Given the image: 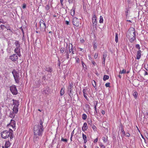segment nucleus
<instances>
[{"instance_id":"60","label":"nucleus","mask_w":148,"mask_h":148,"mask_svg":"<svg viewBox=\"0 0 148 148\" xmlns=\"http://www.w3.org/2000/svg\"><path fill=\"white\" fill-rule=\"evenodd\" d=\"M100 147H101L103 148H105V147L104 146V145H102V144H100Z\"/></svg>"},{"instance_id":"11","label":"nucleus","mask_w":148,"mask_h":148,"mask_svg":"<svg viewBox=\"0 0 148 148\" xmlns=\"http://www.w3.org/2000/svg\"><path fill=\"white\" fill-rule=\"evenodd\" d=\"M45 70L46 71L51 73L53 71V69L51 67L49 66H46Z\"/></svg>"},{"instance_id":"51","label":"nucleus","mask_w":148,"mask_h":148,"mask_svg":"<svg viewBox=\"0 0 148 148\" xmlns=\"http://www.w3.org/2000/svg\"><path fill=\"white\" fill-rule=\"evenodd\" d=\"M82 66L84 68H85V67L84 66V65H85V67H86V65L85 64L84 62L82 61Z\"/></svg>"},{"instance_id":"33","label":"nucleus","mask_w":148,"mask_h":148,"mask_svg":"<svg viewBox=\"0 0 148 148\" xmlns=\"http://www.w3.org/2000/svg\"><path fill=\"white\" fill-rule=\"evenodd\" d=\"M126 72V70L124 69H123L122 71H120L119 72V74H123L125 73Z\"/></svg>"},{"instance_id":"8","label":"nucleus","mask_w":148,"mask_h":148,"mask_svg":"<svg viewBox=\"0 0 148 148\" xmlns=\"http://www.w3.org/2000/svg\"><path fill=\"white\" fill-rule=\"evenodd\" d=\"M74 88L73 85L72 83H69L68 87V91L71 92H73V90Z\"/></svg>"},{"instance_id":"59","label":"nucleus","mask_w":148,"mask_h":148,"mask_svg":"<svg viewBox=\"0 0 148 148\" xmlns=\"http://www.w3.org/2000/svg\"><path fill=\"white\" fill-rule=\"evenodd\" d=\"M10 27H7V30H10V31H12V29H11L10 28Z\"/></svg>"},{"instance_id":"40","label":"nucleus","mask_w":148,"mask_h":148,"mask_svg":"<svg viewBox=\"0 0 148 148\" xmlns=\"http://www.w3.org/2000/svg\"><path fill=\"white\" fill-rule=\"evenodd\" d=\"M94 44V47L95 49H96L97 47V44H96V42H93Z\"/></svg>"},{"instance_id":"55","label":"nucleus","mask_w":148,"mask_h":148,"mask_svg":"<svg viewBox=\"0 0 148 148\" xmlns=\"http://www.w3.org/2000/svg\"><path fill=\"white\" fill-rule=\"evenodd\" d=\"M74 134V130L71 133V136L73 137Z\"/></svg>"},{"instance_id":"19","label":"nucleus","mask_w":148,"mask_h":148,"mask_svg":"<svg viewBox=\"0 0 148 148\" xmlns=\"http://www.w3.org/2000/svg\"><path fill=\"white\" fill-rule=\"evenodd\" d=\"M82 137L84 140V143H86L87 141L86 136L84 134H82Z\"/></svg>"},{"instance_id":"42","label":"nucleus","mask_w":148,"mask_h":148,"mask_svg":"<svg viewBox=\"0 0 148 148\" xmlns=\"http://www.w3.org/2000/svg\"><path fill=\"white\" fill-rule=\"evenodd\" d=\"M136 48H137L138 50H140V45L139 44H137L136 45Z\"/></svg>"},{"instance_id":"41","label":"nucleus","mask_w":148,"mask_h":148,"mask_svg":"<svg viewBox=\"0 0 148 148\" xmlns=\"http://www.w3.org/2000/svg\"><path fill=\"white\" fill-rule=\"evenodd\" d=\"M61 140L62 141H64V142H67L68 141V140L67 139H64L62 137L61 138Z\"/></svg>"},{"instance_id":"15","label":"nucleus","mask_w":148,"mask_h":148,"mask_svg":"<svg viewBox=\"0 0 148 148\" xmlns=\"http://www.w3.org/2000/svg\"><path fill=\"white\" fill-rule=\"evenodd\" d=\"M18 108L17 106H14L13 108V111L16 114L18 112Z\"/></svg>"},{"instance_id":"47","label":"nucleus","mask_w":148,"mask_h":148,"mask_svg":"<svg viewBox=\"0 0 148 148\" xmlns=\"http://www.w3.org/2000/svg\"><path fill=\"white\" fill-rule=\"evenodd\" d=\"M110 85V83L109 82L105 84V86L106 87H109Z\"/></svg>"},{"instance_id":"36","label":"nucleus","mask_w":148,"mask_h":148,"mask_svg":"<svg viewBox=\"0 0 148 148\" xmlns=\"http://www.w3.org/2000/svg\"><path fill=\"white\" fill-rule=\"evenodd\" d=\"M0 27L1 29L2 30H3L4 28H7V27L5 26L4 25H0Z\"/></svg>"},{"instance_id":"49","label":"nucleus","mask_w":148,"mask_h":148,"mask_svg":"<svg viewBox=\"0 0 148 148\" xmlns=\"http://www.w3.org/2000/svg\"><path fill=\"white\" fill-rule=\"evenodd\" d=\"M26 7V5L25 4H23L22 6V8L23 9L25 8Z\"/></svg>"},{"instance_id":"23","label":"nucleus","mask_w":148,"mask_h":148,"mask_svg":"<svg viewBox=\"0 0 148 148\" xmlns=\"http://www.w3.org/2000/svg\"><path fill=\"white\" fill-rule=\"evenodd\" d=\"M65 53H66L65 56L66 57V58L68 59L69 58V53H68V50H66L65 52Z\"/></svg>"},{"instance_id":"25","label":"nucleus","mask_w":148,"mask_h":148,"mask_svg":"<svg viewBox=\"0 0 148 148\" xmlns=\"http://www.w3.org/2000/svg\"><path fill=\"white\" fill-rule=\"evenodd\" d=\"M87 123L89 125H90V126H92V123L91 120L90 119H88L87 121Z\"/></svg>"},{"instance_id":"53","label":"nucleus","mask_w":148,"mask_h":148,"mask_svg":"<svg viewBox=\"0 0 148 148\" xmlns=\"http://www.w3.org/2000/svg\"><path fill=\"white\" fill-rule=\"evenodd\" d=\"M97 104V101H95L94 102V105L95 106H96V107Z\"/></svg>"},{"instance_id":"3","label":"nucleus","mask_w":148,"mask_h":148,"mask_svg":"<svg viewBox=\"0 0 148 148\" xmlns=\"http://www.w3.org/2000/svg\"><path fill=\"white\" fill-rule=\"evenodd\" d=\"M131 30H129L128 31L127 37L131 42H133L136 39V34L135 29L134 28H132Z\"/></svg>"},{"instance_id":"28","label":"nucleus","mask_w":148,"mask_h":148,"mask_svg":"<svg viewBox=\"0 0 148 148\" xmlns=\"http://www.w3.org/2000/svg\"><path fill=\"white\" fill-rule=\"evenodd\" d=\"M43 122L42 121L41 119H40L39 121V124L38 125H39V127H43Z\"/></svg>"},{"instance_id":"62","label":"nucleus","mask_w":148,"mask_h":148,"mask_svg":"<svg viewBox=\"0 0 148 148\" xmlns=\"http://www.w3.org/2000/svg\"><path fill=\"white\" fill-rule=\"evenodd\" d=\"M69 3H71L73 2V0H68Z\"/></svg>"},{"instance_id":"54","label":"nucleus","mask_w":148,"mask_h":148,"mask_svg":"<svg viewBox=\"0 0 148 148\" xmlns=\"http://www.w3.org/2000/svg\"><path fill=\"white\" fill-rule=\"evenodd\" d=\"M58 64H57V65L58 66H60V61L59 60H58Z\"/></svg>"},{"instance_id":"45","label":"nucleus","mask_w":148,"mask_h":148,"mask_svg":"<svg viewBox=\"0 0 148 148\" xmlns=\"http://www.w3.org/2000/svg\"><path fill=\"white\" fill-rule=\"evenodd\" d=\"M84 96V98L87 100H88V99H87V96H86V93H83Z\"/></svg>"},{"instance_id":"46","label":"nucleus","mask_w":148,"mask_h":148,"mask_svg":"<svg viewBox=\"0 0 148 148\" xmlns=\"http://www.w3.org/2000/svg\"><path fill=\"white\" fill-rule=\"evenodd\" d=\"M94 108L95 109V114H97V111L96 107V106H95Z\"/></svg>"},{"instance_id":"48","label":"nucleus","mask_w":148,"mask_h":148,"mask_svg":"<svg viewBox=\"0 0 148 148\" xmlns=\"http://www.w3.org/2000/svg\"><path fill=\"white\" fill-rule=\"evenodd\" d=\"M75 59H76V62H77V63H79V58H75Z\"/></svg>"},{"instance_id":"39","label":"nucleus","mask_w":148,"mask_h":148,"mask_svg":"<svg viewBox=\"0 0 148 148\" xmlns=\"http://www.w3.org/2000/svg\"><path fill=\"white\" fill-rule=\"evenodd\" d=\"M121 131L122 132L123 135V136H124L125 134V132L124 131L123 129V127H122L121 128Z\"/></svg>"},{"instance_id":"14","label":"nucleus","mask_w":148,"mask_h":148,"mask_svg":"<svg viewBox=\"0 0 148 148\" xmlns=\"http://www.w3.org/2000/svg\"><path fill=\"white\" fill-rule=\"evenodd\" d=\"M141 57V51L139 50L138 51L137 55H136V59L137 60H139Z\"/></svg>"},{"instance_id":"57","label":"nucleus","mask_w":148,"mask_h":148,"mask_svg":"<svg viewBox=\"0 0 148 148\" xmlns=\"http://www.w3.org/2000/svg\"><path fill=\"white\" fill-rule=\"evenodd\" d=\"M145 68L146 69V70H148V65H147V66H145Z\"/></svg>"},{"instance_id":"21","label":"nucleus","mask_w":148,"mask_h":148,"mask_svg":"<svg viewBox=\"0 0 148 148\" xmlns=\"http://www.w3.org/2000/svg\"><path fill=\"white\" fill-rule=\"evenodd\" d=\"M15 44L16 48H20V44L18 41L16 40L15 42Z\"/></svg>"},{"instance_id":"52","label":"nucleus","mask_w":148,"mask_h":148,"mask_svg":"<svg viewBox=\"0 0 148 148\" xmlns=\"http://www.w3.org/2000/svg\"><path fill=\"white\" fill-rule=\"evenodd\" d=\"M130 136V134L129 133H127L126 134V136L127 137H129Z\"/></svg>"},{"instance_id":"37","label":"nucleus","mask_w":148,"mask_h":148,"mask_svg":"<svg viewBox=\"0 0 148 148\" xmlns=\"http://www.w3.org/2000/svg\"><path fill=\"white\" fill-rule=\"evenodd\" d=\"M50 8L49 4H47L45 7V9L46 10H48Z\"/></svg>"},{"instance_id":"44","label":"nucleus","mask_w":148,"mask_h":148,"mask_svg":"<svg viewBox=\"0 0 148 148\" xmlns=\"http://www.w3.org/2000/svg\"><path fill=\"white\" fill-rule=\"evenodd\" d=\"M138 95V93H133V95L134 97L135 98H136L137 97V95Z\"/></svg>"},{"instance_id":"61","label":"nucleus","mask_w":148,"mask_h":148,"mask_svg":"<svg viewBox=\"0 0 148 148\" xmlns=\"http://www.w3.org/2000/svg\"><path fill=\"white\" fill-rule=\"evenodd\" d=\"M63 0H60V2L61 4L62 5H63Z\"/></svg>"},{"instance_id":"63","label":"nucleus","mask_w":148,"mask_h":148,"mask_svg":"<svg viewBox=\"0 0 148 148\" xmlns=\"http://www.w3.org/2000/svg\"><path fill=\"white\" fill-rule=\"evenodd\" d=\"M83 92H87V90L86 89H84L83 90Z\"/></svg>"},{"instance_id":"12","label":"nucleus","mask_w":148,"mask_h":148,"mask_svg":"<svg viewBox=\"0 0 148 148\" xmlns=\"http://www.w3.org/2000/svg\"><path fill=\"white\" fill-rule=\"evenodd\" d=\"M88 128L87 124L86 123H84L83 126L82 127V130L83 131H85L87 130Z\"/></svg>"},{"instance_id":"35","label":"nucleus","mask_w":148,"mask_h":148,"mask_svg":"<svg viewBox=\"0 0 148 148\" xmlns=\"http://www.w3.org/2000/svg\"><path fill=\"white\" fill-rule=\"evenodd\" d=\"M65 48L64 47H61L60 49V51L62 53H63L65 51Z\"/></svg>"},{"instance_id":"1","label":"nucleus","mask_w":148,"mask_h":148,"mask_svg":"<svg viewBox=\"0 0 148 148\" xmlns=\"http://www.w3.org/2000/svg\"><path fill=\"white\" fill-rule=\"evenodd\" d=\"M44 131L43 127H39V125H36L34 128V142L36 143L39 139V137L42 135Z\"/></svg>"},{"instance_id":"34","label":"nucleus","mask_w":148,"mask_h":148,"mask_svg":"<svg viewBox=\"0 0 148 148\" xmlns=\"http://www.w3.org/2000/svg\"><path fill=\"white\" fill-rule=\"evenodd\" d=\"M92 84L93 86L94 87H95L96 86V82L94 80H93L92 82Z\"/></svg>"},{"instance_id":"29","label":"nucleus","mask_w":148,"mask_h":148,"mask_svg":"<svg viewBox=\"0 0 148 148\" xmlns=\"http://www.w3.org/2000/svg\"><path fill=\"white\" fill-rule=\"evenodd\" d=\"M71 15L73 16L75 15V10L73 9L71 10Z\"/></svg>"},{"instance_id":"64","label":"nucleus","mask_w":148,"mask_h":148,"mask_svg":"<svg viewBox=\"0 0 148 148\" xmlns=\"http://www.w3.org/2000/svg\"><path fill=\"white\" fill-rule=\"evenodd\" d=\"M79 49H80V51L82 52H84V49H82L81 48H79Z\"/></svg>"},{"instance_id":"26","label":"nucleus","mask_w":148,"mask_h":148,"mask_svg":"<svg viewBox=\"0 0 148 148\" xmlns=\"http://www.w3.org/2000/svg\"><path fill=\"white\" fill-rule=\"evenodd\" d=\"M87 118V115L85 114H84L82 115V119L84 120H86Z\"/></svg>"},{"instance_id":"43","label":"nucleus","mask_w":148,"mask_h":148,"mask_svg":"<svg viewBox=\"0 0 148 148\" xmlns=\"http://www.w3.org/2000/svg\"><path fill=\"white\" fill-rule=\"evenodd\" d=\"M102 139L104 143H106L107 142V140L105 137H103Z\"/></svg>"},{"instance_id":"10","label":"nucleus","mask_w":148,"mask_h":148,"mask_svg":"<svg viewBox=\"0 0 148 148\" xmlns=\"http://www.w3.org/2000/svg\"><path fill=\"white\" fill-rule=\"evenodd\" d=\"M10 88L11 92H17L16 87L15 85H12L10 86Z\"/></svg>"},{"instance_id":"17","label":"nucleus","mask_w":148,"mask_h":148,"mask_svg":"<svg viewBox=\"0 0 148 148\" xmlns=\"http://www.w3.org/2000/svg\"><path fill=\"white\" fill-rule=\"evenodd\" d=\"M71 49H70V45H69V53H70L72 52V54L73 55L74 54L73 51V45L72 44H71Z\"/></svg>"},{"instance_id":"58","label":"nucleus","mask_w":148,"mask_h":148,"mask_svg":"<svg viewBox=\"0 0 148 148\" xmlns=\"http://www.w3.org/2000/svg\"><path fill=\"white\" fill-rule=\"evenodd\" d=\"M42 79L44 80H45L46 79V77H45V75L44 76H43L42 77Z\"/></svg>"},{"instance_id":"7","label":"nucleus","mask_w":148,"mask_h":148,"mask_svg":"<svg viewBox=\"0 0 148 148\" xmlns=\"http://www.w3.org/2000/svg\"><path fill=\"white\" fill-rule=\"evenodd\" d=\"M10 59L12 61L15 62V61H16L18 59L17 55L16 54H13L10 56Z\"/></svg>"},{"instance_id":"24","label":"nucleus","mask_w":148,"mask_h":148,"mask_svg":"<svg viewBox=\"0 0 148 148\" xmlns=\"http://www.w3.org/2000/svg\"><path fill=\"white\" fill-rule=\"evenodd\" d=\"M109 78V76L107 75H104L103 77V80L104 81L108 79Z\"/></svg>"},{"instance_id":"30","label":"nucleus","mask_w":148,"mask_h":148,"mask_svg":"<svg viewBox=\"0 0 148 148\" xmlns=\"http://www.w3.org/2000/svg\"><path fill=\"white\" fill-rule=\"evenodd\" d=\"M103 18L102 16H101L100 17L99 23H103Z\"/></svg>"},{"instance_id":"20","label":"nucleus","mask_w":148,"mask_h":148,"mask_svg":"<svg viewBox=\"0 0 148 148\" xmlns=\"http://www.w3.org/2000/svg\"><path fill=\"white\" fill-rule=\"evenodd\" d=\"M10 124L13 128H14L15 127V121L14 120H12Z\"/></svg>"},{"instance_id":"38","label":"nucleus","mask_w":148,"mask_h":148,"mask_svg":"<svg viewBox=\"0 0 148 148\" xmlns=\"http://www.w3.org/2000/svg\"><path fill=\"white\" fill-rule=\"evenodd\" d=\"M91 126L92 127V129L96 131V130L97 127L95 125H92V126Z\"/></svg>"},{"instance_id":"50","label":"nucleus","mask_w":148,"mask_h":148,"mask_svg":"<svg viewBox=\"0 0 148 148\" xmlns=\"http://www.w3.org/2000/svg\"><path fill=\"white\" fill-rule=\"evenodd\" d=\"M98 56V54L97 53H95L94 56V57L95 59H96L97 58Z\"/></svg>"},{"instance_id":"6","label":"nucleus","mask_w":148,"mask_h":148,"mask_svg":"<svg viewBox=\"0 0 148 148\" xmlns=\"http://www.w3.org/2000/svg\"><path fill=\"white\" fill-rule=\"evenodd\" d=\"M73 24L76 27H78L79 24V20L75 17H74L73 19Z\"/></svg>"},{"instance_id":"5","label":"nucleus","mask_w":148,"mask_h":148,"mask_svg":"<svg viewBox=\"0 0 148 148\" xmlns=\"http://www.w3.org/2000/svg\"><path fill=\"white\" fill-rule=\"evenodd\" d=\"M40 29L41 31L45 32L47 28L46 24L42 19H40L39 22Z\"/></svg>"},{"instance_id":"4","label":"nucleus","mask_w":148,"mask_h":148,"mask_svg":"<svg viewBox=\"0 0 148 148\" xmlns=\"http://www.w3.org/2000/svg\"><path fill=\"white\" fill-rule=\"evenodd\" d=\"M12 73L16 82L17 83H19L20 82V77L18 73L15 69H13Z\"/></svg>"},{"instance_id":"31","label":"nucleus","mask_w":148,"mask_h":148,"mask_svg":"<svg viewBox=\"0 0 148 148\" xmlns=\"http://www.w3.org/2000/svg\"><path fill=\"white\" fill-rule=\"evenodd\" d=\"M92 23H93V26H95V27L96 28L97 27V23H94V19H92Z\"/></svg>"},{"instance_id":"32","label":"nucleus","mask_w":148,"mask_h":148,"mask_svg":"<svg viewBox=\"0 0 148 148\" xmlns=\"http://www.w3.org/2000/svg\"><path fill=\"white\" fill-rule=\"evenodd\" d=\"M103 59L105 60L107 56V53L106 52L104 53L103 54Z\"/></svg>"},{"instance_id":"9","label":"nucleus","mask_w":148,"mask_h":148,"mask_svg":"<svg viewBox=\"0 0 148 148\" xmlns=\"http://www.w3.org/2000/svg\"><path fill=\"white\" fill-rule=\"evenodd\" d=\"M14 51L19 57H21V55L20 48H16L14 50Z\"/></svg>"},{"instance_id":"16","label":"nucleus","mask_w":148,"mask_h":148,"mask_svg":"<svg viewBox=\"0 0 148 148\" xmlns=\"http://www.w3.org/2000/svg\"><path fill=\"white\" fill-rule=\"evenodd\" d=\"M10 143L9 140L6 141L5 145V148H8L10 145Z\"/></svg>"},{"instance_id":"27","label":"nucleus","mask_w":148,"mask_h":148,"mask_svg":"<svg viewBox=\"0 0 148 148\" xmlns=\"http://www.w3.org/2000/svg\"><path fill=\"white\" fill-rule=\"evenodd\" d=\"M115 41L116 43L118 42V34L117 33H115Z\"/></svg>"},{"instance_id":"13","label":"nucleus","mask_w":148,"mask_h":148,"mask_svg":"<svg viewBox=\"0 0 148 148\" xmlns=\"http://www.w3.org/2000/svg\"><path fill=\"white\" fill-rule=\"evenodd\" d=\"M12 101H13V105H14V106L18 107L19 105L18 101L14 99H13Z\"/></svg>"},{"instance_id":"2","label":"nucleus","mask_w":148,"mask_h":148,"mask_svg":"<svg viewBox=\"0 0 148 148\" xmlns=\"http://www.w3.org/2000/svg\"><path fill=\"white\" fill-rule=\"evenodd\" d=\"M13 133L12 130L10 129L9 131L4 130L1 133V136L4 139L10 137V139L11 140L13 138Z\"/></svg>"},{"instance_id":"18","label":"nucleus","mask_w":148,"mask_h":148,"mask_svg":"<svg viewBox=\"0 0 148 148\" xmlns=\"http://www.w3.org/2000/svg\"><path fill=\"white\" fill-rule=\"evenodd\" d=\"M43 92H50L49 87L48 86L43 89Z\"/></svg>"},{"instance_id":"22","label":"nucleus","mask_w":148,"mask_h":148,"mask_svg":"<svg viewBox=\"0 0 148 148\" xmlns=\"http://www.w3.org/2000/svg\"><path fill=\"white\" fill-rule=\"evenodd\" d=\"M130 11V8L129 7H126V10L125 12V15L126 17L128 15V14L129 13L128 12Z\"/></svg>"},{"instance_id":"56","label":"nucleus","mask_w":148,"mask_h":148,"mask_svg":"<svg viewBox=\"0 0 148 148\" xmlns=\"http://www.w3.org/2000/svg\"><path fill=\"white\" fill-rule=\"evenodd\" d=\"M92 63L94 65H95L96 64L95 62V61L93 60H92L91 61Z\"/></svg>"}]
</instances>
